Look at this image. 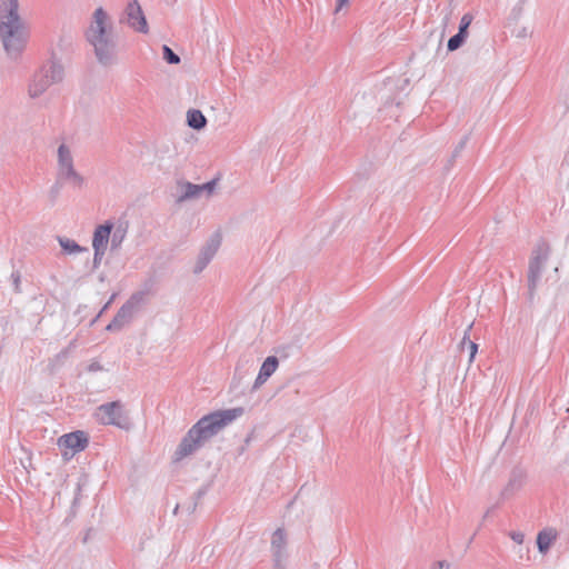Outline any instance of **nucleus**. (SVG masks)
<instances>
[{
    "label": "nucleus",
    "instance_id": "obj_1",
    "mask_svg": "<svg viewBox=\"0 0 569 569\" xmlns=\"http://www.w3.org/2000/svg\"><path fill=\"white\" fill-rule=\"evenodd\" d=\"M244 412L242 407L217 410L199 419L181 439L174 451V460L180 461L200 449L208 440L218 435Z\"/></svg>",
    "mask_w": 569,
    "mask_h": 569
},
{
    "label": "nucleus",
    "instance_id": "obj_2",
    "mask_svg": "<svg viewBox=\"0 0 569 569\" xmlns=\"http://www.w3.org/2000/svg\"><path fill=\"white\" fill-rule=\"evenodd\" d=\"M108 20L109 17L102 8L96 9L93 21L87 31V40L94 48V54L103 66L112 64L117 56V39Z\"/></svg>",
    "mask_w": 569,
    "mask_h": 569
},
{
    "label": "nucleus",
    "instance_id": "obj_3",
    "mask_svg": "<svg viewBox=\"0 0 569 569\" xmlns=\"http://www.w3.org/2000/svg\"><path fill=\"white\" fill-rule=\"evenodd\" d=\"M18 0H3L0 9V37L8 52H20L26 43V31L19 16Z\"/></svg>",
    "mask_w": 569,
    "mask_h": 569
},
{
    "label": "nucleus",
    "instance_id": "obj_4",
    "mask_svg": "<svg viewBox=\"0 0 569 569\" xmlns=\"http://www.w3.org/2000/svg\"><path fill=\"white\" fill-rule=\"evenodd\" d=\"M94 416L102 425L116 426L123 430H128L131 426L129 416L120 400L100 405Z\"/></svg>",
    "mask_w": 569,
    "mask_h": 569
},
{
    "label": "nucleus",
    "instance_id": "obj_5",
    "mask_svg": "<svg viewBox=\"0 0 569 569\" xmlns=\"http://www.w3.org/2000/svg\"><path fill=\"white\" fill-rule=\"evenodd\" d=\"M548 258L549 247L546 243H540L532 250L528 266V295L530 301L533 300Z\"/></svg>",
    "mask_w": 569,
    "mask_h": 569
},
{
    "label": "nucleus",
    "instance_id": "obj_6",
    "mask_svg": "<svg viewBox=\"0 0 569 569\" xmlns=\"http://www.w3.org/2000/svg\"><path fill=\"white\" fill-rule=\"evenodd\" d=\"M146 299V292L137 291L122 305L113 317L112 321L107 326L109 331H119L128 325L140 310Z\"/></svg>",
    "mask_w": 569,
    "mask_h": 569
},
{
    "label": "nucleus",
    "instance_id": "obj_7",
    "mask_svg": "<svg viewBox=\"0 0 569 569\" xmlns=\"http://www.w3.org/2000/svg\"><path fill=\"white\" fill-rule=\"evenodd\" d=\"M221 244V234L219 232H213L210 238L206 241V243L201 247L194 268L193 273H201L206 267L210 263V261L216 256L218 249Z\"/></svg>",
    "mask_w": 569,
    "mask_h": 569
},
{
    "label": "nucleus",
    "instance_id": "obj_8",
    "mask_svg": "<svg viewBox=\"0 0 569 569\" xmlns=\"http://www.w3.org/2000/svg\"><path fill=\"white\" fill-rule=\"evenodd\" d=\"M124 13L131 28L141 33L148 32V23L138 0H129Z\"/></svg>",
    "mask_w": 569,
    "mask_h": 569
},
{
    "label": "nucleus",
    "instance_id": "obj_9",
    "mask_svg": "<svg viewBox=\"0 0 569 569\" xmlns=\"http://www.w3.org/2000/svg\"><path fill=\"white\" fill-rule=\"evenodd\" d=\"M271 552L273 561H286L287 553V533L284 529L278 528L271 538Z\"/></svg>",
    "mask_w": 569,
    "mask_h": 569
},
{
    "label": "nucleus",
    "instance_id": "obj_10",
    "mask_svg": "<svg viewBox=\"0 0 569 569\" xmlns=\"http://www.w3.org/2000/svg\"><path fill=\"white\" fill-rule=\"evenodd\" d=\"M88 435L81 430L63 435L59 439V446L72 449L73 452L83 450L88 446Z\"/></svg>",
    "mask_w": 569,
    "mask_h": 569
},
{
    "label": "nucleus",
    "instance_id": "obj_11",
    "mask_svg": "<svg viewBox=\"0 0 569 569\" xmlns=\"http://www.w3.org/2000/svg\"><path fill=\"white\" fill-rule=\"evenodd\" d=\"M113 229V223L111 221H106L102 224H99L93 232L92 238V248L93 251L104 250L107 251L108 242Z\"/></svg>",
    "mask_w": 569,
    "mask_h": 569
},
{
    "label": "nucleus",
    "instance_id": "obj_12",
    "mask_svg": "<svg viewBox=\"0 0 569 569\" xmlns=\"http://www.w3.org/2000/svg\"><path fill=\"white\" fill-rule=\"evenodd\" d=\"M279 366V360L276 356H269L266 358V360L262 362V366L260 367L258 377L254 380V383L252 386V390L259 389L277 370Z\"/></svg>",
    "mask_w": 569,
    "mask_h": 569
},
{
    "label": "nucleus",
    "instance_id": "obj_13",
    "mask_svg": "<svg viewBox=\"0 0 569 569\" xmlns=\"http://www.w3.org/2000/svg\"><path fill=\"white\" fill-rule=\"evenodd\" d=\"M526 475L521 469H513L506 487L501 491V499H508L519 491L525 483Z\"/></svg>",
    "mask_w": 569,
    "mask_h": 569
},
{
    "label": "nucleus",
    "instance_id": "obj_14",
    "mask_svg": "<svg viewBox=\"0 0 569 569\" xmlns=\"http://www.w3.org/2000/svg\"><path fill=\"white\" fill-rule=\"evenodd\" d=\"M44 77L52 82V84L61 83L64 79V68L60 61L51 59L40 69Z\"/></svg>",
    "mask_w": 569,
    "mask_h": 569
},
{
    "label": "nucleus",
    "instance_id": "obj_15",
    "mask_svg": "<svg viewBox=\"0 0 569 569\" xmlns=\"http://www.w3.org/2000/svg\"><path fill=\"white\" fill-rule=\"evenodd\" d=\"M50 86H52V82L39 70L29 83L28 94L30 98L36 99L43 94Z\"/></svg>",
    "mask_w": 569,
    "mask_h": 569
},
{
    "label": "nucleus",
    "instance_id": "obj_16",
    "mask_svg": "<svg viewBox=\"0 0 569 569\" xmlns=\"http://www.w3.org/2000/svg\"><path fill=\"white\" fill-rule=\"evenodd\" d=\"M57 179L61 182H69L76 188H81L84 184V178L74 169V164L57 170Z\"/></svg>",
    "mask_w": 569,
    "mask_h": 569
},
{
    "label": "nucleus",
    "instance_id": "obj_17",
    "mask_svg": "<svg viewBox=\"0 0 569 569\" xmlns=\"http://www.w3.org/2000/svg\"><path fill=\"white\" fill-rule=\"evenodd\" d=\"M177 187L180 191V194L177 198V202H183L190 199L200 198L199 184L181 180L177 182Z\"/></svg>",
    "mask_w": 569,
    "mask_h": 569
},
{
    "label": "nucleus",
    "instance_id": "obj_18",
    "mask_svg": "<svg viewBox=\"0 0 569 569\" xmlns=\"http://www.w3.org/2000/svg\"><path fill=\"white\" fill-rule=\"evenodd\" d=\"M557 531L552 528H546L541 531H539L537 536V547L540 553L546 555L552 542L557 539Z\"/></svg>",
    "mask_w": 569,
    "mask_h": 569
},
{
    "label": "nucleus",
    "instance_id": "obj_19",
    "mask_svg": "<svg viewBox=\"0 0 569 569\" xmlns=\"http://www.w3.org/2000/svg\"><path fill=\"white\" fill-rule=\"evenodd\" d=\"M187 123L194 130H201L207 126V119L200 110L191 109L187 112Z\"/></svg>",
    "mask_w": 569,
    "mask_h": 569
},
{
    "label": "nucleus",
    "instance_id": "obj_20",
    "mask_svg": "<svg viewBox=\"0 0 569 569\" xmlns=\"http://www.w3.org/2000/svg\"><path fill=\"white\" fill-rule=\"evenodd\" d=\"M73 164H74L73 157H72L70 148L67 144L61 143L58 148V169L57 170H61L63 168H68Z\"/></svg>",
    "mask_w": 569,
    "mask_h": 569
},
{
    "label": "nucleus",
    "instance_id": "obj_21",
    "mask_svg": "<svg viewBox=\"0 0 569 569\" xmlns=\"http://www.w3.org/2000/svg\"><path fill=\"white\" fill-rule=\"evenodd\" d=\"M472 328V323L468 326L467 330L465 331V336L459 345L461 351L467 350L469 355V362H472L477 351H478V345L469 339V331Z\"/></svg>",
    "mask_w": 569,
    "mask_h": 569
},
{
    "label": "nucleus",
    "instance_id": "obj_22",
    "mask_svg": "<svg viewBox=\"0 0 569 569\" xmlns=\"http://www.w3.org/2000/svg\"><path fill=\"white\" fill-rule=\"evenodd\" d=\"M58 242L61 246L62 250L69 254L88 251L87 248L81 247L74 240L66 238V237H58Z\"/></svg>",
    "mask_w": 569,
    "mask_h": 569
},
{
    "label": "nucleus",
    "instance_id": "obj_23",
    "mask_svg": "<svg viewBox=\"0 0 569 569\" xmlns=\"http://www.w3.org/2000/svg\"><path fill=\"white\" fill-rule=\"evenodd\" d=\"M127 230L126 228H122L121 226L117 227L116 230H113L111 237V249L116 250L118 249L122 241L126 238Z\"/></svg>",
    "mask_w": 569,
    "mask_h": 569
},
{
    "label": "nucleus",
    "instance_id": "obj_24",
    "mask_svg": "<svg viewBox=\"0 0 569 569\" xmlns=\"http://www.w3.org/2000/svg\"><path fill=\"white\" fill-rule=\"evenodd\" d=\"M467 36L462 34L461 32H457L455 36H452L447 43L448 51H456L458 50L466 41Z\"/></svg>",
    "mask_w": 569,
    "mask_h": 569
},
{
    "label": "nucleus",
    "instance_id": "obj_25",
    "mask_svg": "<svg viewBox=\"0 0 569 569\" xmlns=\"http://www.w3.org/2000/svg\"><path fill=\"white\" fill-rule=\"evenodd\" d=\"M162 52H163V59L169 64H178L180 62V57L176 52H173L172 49L170 47H168L167 44L162 46Z\"/></svg>",
    "mask_w": 569,
    "mask_h": 569
},
{
    "label": "nucleus",
    "instance_id": "obj_26",
    "mask_svg": "<svg viewBox=\"0 0 569 569\" xmlns=\"http://www.w3.org/2000/svg\"><path fill=\"white\" fill-rule=\"evenodd\" d=\"M469 134H465L462 137V139L459 141V143L456 146L453 152H452V156L451 158L448 160V163L450 166H452V163L455 162L456 158L459 157V154L461 153V151L465 149L467 142L469 141Z\"/></svg>",
    "mask_w": 569,
    "mask_h": 569
},
{
    "label": "nucleus",
    "instance_id": "obj_27",
    "mask_svg": "<svg viewBox=\"0 0 569 569\" xmlns=\"http://www.w3.org/2000/svg\"><path fill=\"white\" fill-rule=\"evenodd\" d=\"M473 17L470 13H465L460 20L458 31L468 37V29L472 22Z\"/></svg>",
    "mask_w": 569,
    "mask_h": 569
},
{
    "label": "nucleus",
    "instance_id": "obj_28",
    "mask_svg": "<svg viewBox=\"0 0 569 569\" xmlns=\"http://www.w3.org/2000/svg\"><path fill=\"white\" fill-rule=\"evenodd\" d=\"M62 186H63V182H61L59 179H57L56 182L49 189V198L52 203H54L56 200L58 199V197L61 192Z\"/></svg>",
    "mask_w": 569,
    "mask_h": 569
},
{
    "label": "nucleus",
    "instance_id": "obj_29",
    "mask_svg": "<svg viewBox=\"0 0 569 569\" xmlns=\"http://www.w3.org/2000/svg\"><path fill=\"white\" fill-rule=\"evenodd\" d=\"M216 184H217V180L216 179H213L211 181H208V182H206L203 184H199L200 197L203 193H206L207 197H210L213 193L214 189H216Z\"/></svg>",
    "mask_w": 569,
    "mask_h": 569
},
{
    "label": "nucleus",
    "instance_id": "obj_30",
    "mask_svg": "<svg viewBox=\"0 0 569 569\" xmlns=\"http://www.w3.org/2000/svg\"><path fill=\"white\" fill-rule=\"evenodd\" d=\"M104 253H106L104 250L94 251V253H93V262H92L93 269L99 268Z\"/></svg>",
    "mask_w": 569,
    "mask_h": 569
},
{
    "label": "nucleus",
    "instance_id": "obj_31",
    "mask_svg": "<svg viewBox=\"0 0 569 569\" xmlns=\"http://www.w3.org/2000/svg\"><path fill=\"white\" fill-rule=\"evenodd\" d=\"M509 536L516 543L521 545L523 542L525 535L520 531H511Z\"/></svg>",
    "mask_w": 569,
    "mask_h": 569
},
{
    "label": "nucleus",
    "instance_id": "obj_32",
    "mask_svg": "<svg viewBox=\"0 0 569 569\" xmlns=\"http://www.w3.org/2000/svg\"><path fill=\"white\" fill-rule=\"evenodd\" d=\"M430 569H450V563L447 560H438L431 565Z\"/></svg>",
    "mask_w": 569,
    "mask_h": 569
},
{
    "label": "nucleus",
    "instance_id": "obj_33",
    "mask_svg": "<svg viewBox=\"0 0 569 569\" xmlns=\"http://www.w3.org/2000/svg\"><path fill=\"white\" fill-rule=\"evenodd\" d=\"M11 278H12V281H13V286H14V290L17 292L20 291V273L19 271H14L11 273Z\"/></svg>",
    "mask_w": 569,
    "mask_h": 569
},
{
    "label": "nucleus",
    "instance_id": "obj_34",
    "mask_svg": "<svg viewBox=\"0 0 569 569\" xmlns=\"http://www.w3.org/2000/svg\"><path fill=\"white\" fill-rule=\"evenodd\" d=\"M87 370H88L89 372H98V371H102V370H103V367H102V365H101L100 362H98V361H92V362L88 366Z\"/></svg>",
    "mask_w": 569,
    "mask_h": 569
},
{
    "label": "nucleus",
    "instance_id": "obj_35",
    "mask_svg": "<svg viewBox=\"0 0 569 569\" xmlns=\"http://www.w3.org/2000/svg\"><path fill=\"white\" fill-rule=\"evenodd\" d=\"M522 13V3H518L513 10H512V14L515 18H519Z\"/></svg>",
    "mask_w": 569,
    "mask_h": 569
},
{
    "label": "nucleus",
    "instance_id": "obj_36",
    "mask_svg": "<svg viewBox=\"0 0 569 569\" xmlns=\"http://www.w3.org/2000/svg\"><path fill=\"white\" fill-rule=\"evenodd\" d=\"M117 293H113L110 299L108 300V302L103 306V308L101 309L100 313H102L103 311H106L109 306L113 302L114 298H116Z\"/></svg>",
    "mask_w": 569,
    "mask_h": 569
},
{
    "label": "nucleus",
    "instance_id": "obj_37",
    "mask_svg": "<svg viewBox=\"0 0 569 569\" xmlns=\"http://www.w3.org/2000/svg\"><path fill=\"white\" fill-rule=\"evenodd\" d=\"M286 561H273V569H286Z\"/></svg>",
    "mask_w": 569,
    "mask_h": 569
},
{
    "label": "nucleus",
    "instance_id": "obj_38",
    "mask_svg": "<svg viewBox=\"0 0 569 569\" xmlns=\"http://www.w3.org/2000/svg\"><path fill=\"white\" fill-rule=\"evenodd\" d=\"M349 0H337L336 12H338Z\"/></svg>",
    "mask_w": 569,
    "mask_h": 569
},
{
    "label": "nucleus",
    "instance_id": "obj_39",
    "mask_svg": "<svg viewBox=\"0 0 569 569\" xmlns=\"http://www.w3.org/2000/svg\"><path fill=\"white\" fill-rule=\"evenodd\" d=\"M528 34H529L528 29H527V28H522V29L518 32L517 37H519V38H525V37H527Z\"/></svg>",
    "mask_w": 569,
    "mask_h": 569
},
{
    "label": "nucleus",
    "instance_id": "obj_40",
    "mask_svg": "<svg viewBox=\"0 0 569 569\" xmlns=\"http://www.w3.org/2000/svg\"><path fill=\"white\" fill-rule=\"evenodd\" d=\"M196 507H197V502H193L192 507H189V510L193 511Z\"/></svg>",
    "mask_w": 569,
    "mask_h": 569
},
{
    "label": "nucleus",
    "instance_id": "obj_41",
    "mask_svg": "<svg viewBox=\"0 0 569 569\" xmlns=\"http://www.w3.org/2000/svg\"><path fill=\"white\" fill-rule=\"evenodd\" d=\"M59 356L66 357L67 356V351H62Z\"/></svg>",
    "mask_w": 569,
    "mask_h": 569
},
{
    "label": "nucleus",
    "instance_id": "obj_42",
    "mask_svg": "<svg viewBox=\"0 0 569 569\" xmlns=\"http://www.w3.org/2000/svg\"><path fill=\"white\" fill-rule=\"evenodd\" d=\"M239 369H240V365L238 363V366L236 367V375L238 373Z\"/></svg>",
    "mask_w": 569,
    "mask_h": 569
},
{
    "label": "nucleus",
    "instance_id": "obj_43",
    "mask_svg": "<svg viewBox=\"0 0 569 569\" xmlns=\"http://www.w3.org/2000/svg\"><path fill=\"white\" fill-rule=\"evenodd\" d=\"M179 507H180L179 505H177V506H176V508H174V510H173V512H174V513H177V511H178Z\"/></svg>",
    "mask_w": 569,
    "mask_h": 569
}]
</instances>
